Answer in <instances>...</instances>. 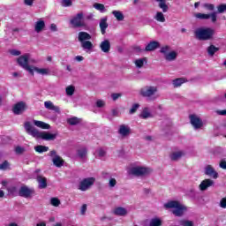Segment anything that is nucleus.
Listing matches in <instances>:
<instances>
[{
  "label": "nucleus",
  "instance_id": "20e7f679",
  "mask_svg": "<svg viewBox=\"0 0 226 226\" xmlns=\"http://www.w3.org/2000/svg\"><path fill=\"white\" fill-rule=\"evenodd\" d=\"M164 207H166V209H173L172 213L175 216H183L185 211H186V207L185 206L180 205L178 201L174 200L164 204Z\"/></svg>",
  "mask_w": 226,
  "mask_h": 226
},
{
  "label": "nucleus",
  "instance_id": "473e14b6",
  "mask_svg": "<svg viewBox=\"0 0 226 226\" xmlns=\"http://www.w3.org/2000/svg\"><path fill=\"white\" fill-rule=\"evenodd\" d=\"M164 59L166 61H176V59H177V52L176 51H170L169 54H167L164 56Z\"/></svg>",
  "mask_w": 226,
  "mask_h": 226
},
{
  "label": "nucleus",
  "instance_id": "a211bd4d",
  "mask_svg": "<svg viewBox=\"0 0 226 226\" xmlns=\"http://www.w3.org/2000/svg\"><path fill=\"white\" fill-rule=\"evenodd\" d=\"M36 181L38 183V188L40 190H43L45 188H47V178L45 177H42L41 175H38L36 177Z\"/></svg>",
  "mask_w": 226,
  "mask_h": 226
},
{
  "label": "nucleus",
  "instance_id": "5701e85b",
  "mask_svg": "<svg viewBox=\"0 0 226 226\" xmlns=\"http://www.w3.org/2000/svg\"><path fill=\"white\" fill-rule=\"evenodd\" d=\"M44 28H45V21L40 19L37 22H35V26H34L35 33H41Z\"/></svg>",
  "mask_w": 226,
  "mask_h": 226
},
{
  "label": "nucleus",
  "instance_id": "0eeeda50",
  "mask_svg": "<svg viewBox=\"0 0 226 226\" xmlns=\"http://www.w3.org/2000/svg\"><path fill=\"white\" fill-rule=\"evenodd\" d=\"M34 193H36L34 188H29L27 185H22L18 192V195L24 199H31Z\"/></svg>",
  "mask_w": 226,
  "mask_h": 226
},
{
  "label": "nucleus",
  "instance_id": "864d4df0",
  "mask_svg": "<svg viewBox=\"0 0 226 226\" xmlns=\"http://www.w3.org/2000/svg\"><path fill=\"white\" fill-rule=\"evenodd\" d=\"M97 154L100 158H103V156H105V154H107V152L103 148H99L97 150Z\"/></svg>",
  "mask_w": 226,
  "mask_h": 226
},
{
  "label": "nucleus",
  "instance_id": "c9c22d12",
  "mask_svg": "<svg viewBox=\"0 0 226 226\" xmlns=\"http://www.w3.org/2000/svg\"><path fill=\"white\" fill-rule=\"evenodd\" d=\"M81 47L83 49V50H92L93 49V42H91V41H85L83 42H81Z\"/></svg>",
  "mask_w": 226,
  "mask_h": 226
},
{
  "label": "nucleus",
  "instance_id": "4468645a",
  "mask_svg": "<svg viewBox=\"0 0 226 226\" xmlns=\"http://www.w3.org/2000/svg\"><path fill=\"white\" fill-rule=\"evenodd\" d=\"M205 174L206 176H209V177H213V179H218V172H216L215 168L211 165H207L205 167Z\"/></svg>",
  "mask_w": 226,
  "mask_h": 226
},
{
  "label": "nucleus",
  "instance_id": "2eb2a0df",
  "mask_svg": "<svg viewBox=\"0 0 226 226\" xmlns=\"http://www.w3.org/2000/svg\"><path fill=\"white\" fill-rule=\"evenodd\" d=\"M210 186H215V181L207 178V179H205L203 180L199 188L201 192H206V190H207L208 188H210Z\"/></svg>",
  "mask_w": 226,
  "mask_h": 226
},
{
  "label": "nucleus",
  "instance_id": "bb28decb",
  "mask_svg": "<svg viewBox=\"0 0 226 226\" xmlns=\"http://www.w3.org/2000/svg\"><path fill=\"white\" fill-rule=\"evenodd\" d=\"M6 190L8 192V195H12V197H17V195H19V188L15 185L6 187Z\"/></svg>",
  "mask_w": 226,
  "mask_h": 226
},
{
  "label": "nucleus",
  "instance_id": "052dcab7",
  "mask_svg": "<svg viewBox=\"0 0 226 226\" xmlns=\"http://www.w3.org/2000/svg\"><path fill=\"white\" fill-rule=\"evenodd\" d=\"M220 169H223V170H226V161L225 160H221L219 163Z\"/></svg>",
  "mask_w": 226,
  "mask_h": 226
},
{
  "label": "nucleus",
  "instance_id": "69168bd1",
  "mask_svg": "<svg viewBox=\"0 0 226 226\" xmlns=\"http://www.w3.org/2000/svg\"><path fill=\"white\" fill-rule=\"evenodd\" d=\"M111 98L114 102H116V100H117L118 98H121V94H112Z\"/></svg>",
  "mask_w": 226,
  "mask_h": 226
},
{
  "label": "nucleus",
  "instance_id": "7ed1b4c3",
  "mask_svg": "<svg viewBox=\"0 0 226 226\" xmlns=\"http://www.w3.org/2000/svg\"><path fill=\"white\" fill-rule=\"evenodd\" d=\"M156 93H158V87L154 86H146L139 90L140 96L143 98H147L149 102H154V100L158 98Z\"/></svg>",
  "mask_w": 226,
  "mask_h": 226
},
{
  "label": "nucleus",
  "instance_id": "9d476101",
  "mask_svg": "<svg viewBox=\"0 0 226 226\" xmlns=\"http://www.w3.org/2000/svg\"><path fill=\"white\" fill-rule=\"evenodd\" d=\"M93 185H94V177L84 178L79 185V190L87 192V190H89Z\"/></svg>",
  "mask_w": 226,
  "mask_h": 226
},
{
  "label": "nucleus",
  "instance_id": "f03ea898",
  "mask_svg": "<svg viewBox=\"0 0 226 226\" xmlns=\"http://www.w3.org/2000/svg\"><path fill=\"white\" fill-rule=\"evenodd\" d=\"M194 36L197 40L201 41H207V40H213L215 36V29L210 27H200L194 31Z\"/></svg>",
  "mask_w": 226,
  "mask_h": 226
},
{
  "label": "nucleus",
  "instance_id": "13d9d810",
  "mask_svg": "<svg viewBox=\"0 0 226 226\" xmlns=\"http://www.w3.org/2000/svg\"><path fill=\"white\" fill-rule=\"evenodd\" d=\"M96 107H98V109H102V107H105V102L102 100H98L96 102Z\"/></svg>",
  "mask_w": 226,
  "mask_h": 226
},
{
  "label": "nucleus",
  "instance_id": "6e6552de",
  "mask_svg": "<svg viewBox=\"0 0 226 226\" xmlns=\"http://www.w3.org/2000/svg\"><path fill=\"white\" fill-rule=\"evenodd\" d=\"M49 156L52 158V162L55 167L60 169V167H63V165H64V160H63V158L57 154V152L56 150H51L49 153Z\"/></svg>",
  "mask_w": 226,
  "mask_h": 226
},
{
  "label": "nucleus",
  "instance_id": "79ce46f5",
  "mask_svg": "<svg viewBox=\"0 0 226 226\" xmlns=\"http://www.w3.org/2000/svg\"><path fill=\"white\" fill-rule=\"evenodd\" d=\"M94 8H95V10H98L99 11H101V13H105V5L103 4L95 3L94 4Z\"/></svg>",
  "mask_w": 226,
  "mask_h": 226
},
{
  "label": "nucleus",
  "instance_id": "4c0bfd02",
  "mask_svg": "<svg viewBox=\"0 0 226 226\" xmlns=\"http://www.w3.org/2000/svg\"><path fill=\"white\" fill-rule=\"evenodd\" d=\"M34 151H36V153H47V151H49V147H45L43 145H38L34 147Z\"/></svg>",
  "mask_w": 226,
  "mask_h": 226
},
{
  "label": "nucleus",
  "instance_id": "a19ab883",
  "mask_svg": "<svg viewBox=\"0 0 226 226\" xmlns=\"http://www.w3.org/2000/svg\"><path fill=\"white\" fill-rule=\"evenodd\" d=\"M170 52V46L166 45L161 48L160 53L163 54L164 57Z\"/></svg>",
  "mask_w": 226,
  "mask_h": 226
},
{
  "label": "nucleus",
  "instance_id": "c85d7f7f",
  "mask_svg": "<svg viewBox=\"0 0 226 226\" xmlns=\"http://www.w3.org/2000/svg\"><path fill=\"white\" fill-rule=\"evenodd\" d=\"M112 15L118 22H123V20H124V14H123V11H113Z\"/></svg>",
  "mask_w": 226,
  "mask_h": 226
},
{
  "label": "nucleus",
  "instance_id": "603ef678",
  "mask_svg": "<svg viewBox=\"0 0 226 226\" xmlns=\"http://www.w3.org/2000/svg\"><path fill=\"white\" fill-rule=\"evenodd\" d=\"M61 4L64 8H67L68 6H72V0H62Z\"/></svg>",
  "mask_w": 226,
  "mask_h": 226
},
{
  "label": "nucleus",
  "instance_id": "e433bc0d",
  "mask_svg": "<svg viewBox=\"0 0 226 226\" xmlns=\"http://www.w3.org/2000/svg\"><path fill=\"white\" fill-rule=\"evenodd\" d=\"M154 19L157 22H162V23L165 22V15H163V12L162 11H157Z\"/></svg>",
  "mask_w": 226,
  "mask_h": 226
},
{
  "label": "nucleus",
  "instance_id": "dca6fc26",
  "mask_svg": "<svg viewBox=\"0 0 226 226\" xmlns=\"http://www.w3.org/2000/svg\"><path fill=\"white\" fill-rule=\"evenodd\" d=\"M118 133L122 137H128L132 133V129L126 124H121L118 129Z\"/></svg>",
  "mask_w": 226,
  "mask_h": 226
},
{
  "label": "nucleus",
  "instance_id": "393cba45",
  "mask_svg": "<svg viewBox=\"0 0 226 226\" xmlns=\"http://www.w3.org/2000/svg\"><path fill=\"white\" fill-rule=\"evenodd\" d=\"M34 124L38 128H41L42 130H50V124L41 122L39 120H34Z\"/></svg>",
  "mask_w": 226,
  "mask_h": 226
},
{
  "label": "nucleus",
  "instance_id": "f3484780",
  "mask_svg": "<svg viewBox=\"0 0 226 226\" xmlns=\"http://www.w3.org/2000/svg\"><path fill=\"white\" fill-rule=\"evenodd\" d=\"M100 49L102 52H104V54H109L110 52V41L109 40H104L100 44Z\"/></svg>",
  "mask_w": 226,
  "mask_h": 226
},
{
  "label": "nucleus",
  "instance_id": "f8f14e48",
  "mask_svg": "<svg viewBox=\"0 0 226 226\" xmlns=\"http://www.w3.org/2000/svg\"><path fill=\"white\" fill-rule=\"evenodd\" d=\"M26 111V102H19L16 103L12 108V112L16 116H20V114L24 113Z\"/></svg>",
  "mask_w": 226,
  "mask_h": 226
},
{
  "label": "nucleus",
  "instance_id": "423d86ee",
  "mask_svg": "<svg viewBox=\"0 0 226 226\" xmlns=\"http://www.w3.org/2000/svg\"><path fill=\"white\" fill-rule=\"evenodd\" d=\"M149 172H151L149 168L142 166L132 167L129 170V174H132V176H136L137 177L147 176V174H149Z\"/></svg>",
  "mask_w": 226,
  "mask_h": 226
},
{
  "label": "nucleus",
  "instance_id": "b1692460",
  "mask_svg": "<svg viewBox=\"0 0 226 226\" xmlns=\"http://www.w3.org/2000/svg\"><path fill=\"white\" fill-rule=\"evenodd\" d=\"M113 213L117 216H126V215H128V210H126V208H124L123 207H119L115 208Z\"/></svg>",
  "mask_w": 226,
  "mask_h": 226
},
{
  "label": "nucleus",
  "instance_id": "1a4fd4ad",
  "mask_svg": "<svg viewBox=\"0 0 226 226\" xmlns=\"http://www.w3.org/2000/svg\"><path fill=\"white\" fill-rule=\"evenodd\" d=\"M189 119L192 126L194 128V130H200L204 126V123L202 122V119L199 117L197 115H189Z\"/></svg>",
  "mask_w": 226,
  "mask_h": 226
},
{
  "label": "nucleus",
  "instance_id": "72a5a7b5",
  "mask_svg": "<svg viewBox=\"0 0 226 226\" xmlns=\"http://www.w3.org/2000/svg\"><path fill=\"white\" fill-rule=\"evenodd\" d=\"M218 50H220V48H216L215 45H210L207 49V52L208 54V56H215V54H216V52H218Z\"/></svg>",
  "mask_w": 226,
  "mask_h": 226
},
{
  "label": "nucleus",
  "instance_id": "e2e57ef3",
  "mask_svg": "<svg viewBox=\"0 0 226 226\" xmlns=\"http://www.w3.org/2000/svg\"><path fill=\"white\" fill-rule=\"evenodd\" d=\"M220 206L223 208L226 209V198H222L220 201Z\"/></svg>",
  "mask_w": 226,
  "mask_h": 226
},
{
  "label": "nucleus",
  "instance_id": "a18cd8bd",
  "mask_svg": "<svg viewBox=\"0 0 226 226\" xmlns=\"http://www.w3.org/2000/svg\"><path fill=\"white\" fill-rule=\"evenodd\" d=\"M65 93H66L67 96H73V94L75 93V87H73V86L67 87L65 89Z\"/></svg>",
  "mask_w": 226,
  "mask_h": 226
},
{
  "label": "nucleus",
  "instance_id": "0e129e2a",
  "mask_svg": "<svg viewBox=\"0 0 226 226\" xmlns=\"http://www.w3.org/2000/svg\"><path fill=\"white\" fill-rule=\"evenodd\" d=\"M217 116H226V109H218L216 110Z\"/></svg>",
  "mask_w": 226,
  "mask_h": 226
},
{
  "label": "nucleus",
  "instance_id": "bf43d9fd",
  "mask_svg": "<svg viewBox=\"0 0 226 226\" xmlns=\"http://www.w3.org/2000/svg\"><path fill=\"white\" fill-rule=\"evenodd\" d=\"M86 211H87V205L83 204L80 209V215H86Z\"/></svg>",
  "mask_w": 226,
  "mask_h": 226
},
{
  "label": "nucleus",
  "instance_id": "8fccbe9b",
  "mask_svg": "<svg viewBox=\"0 0 226 226\" xmlns=\"http://www.w3.org/2000/svg\"><path fill=\"white\" fill-rule=\"evenodd\" d=\"M226 11V4H219L217 6V13H225Z\"/></svg>",
  "mask_w": 226,
  "mask_h": 226
},
{
  "label": "nucleus",
  "instance_id": "f257e3e1",
  "mask_svg": "<svg viewBox=\"0 0 226 226\" xmlns=\"http://www.w3.org/2000/svg\"><path fill=\"white\" fill-rule=\"evenodd\" d=\"M25 130L28 135L34 139H41L42 140H56L57 139V133L52 134L47 132H40L31 124V122L25 123Z\"/></svg>",
  "mask_w": 226,
  "mask_h": 226
},
{
  "label": "nucleus",
  "instance_id": "58836bf2",
  "mask_svg": "<svg viewBox=\"0 0 226 226\" xmlns=\"http://www.w3.org/2000/svg\"><path fill=\"white\" fill-rule=\"evenodd\" d=\"M67 123L68 124H71V126H75L79 124V123H80V118L77 117H73L68 118Z\"/></svg>",
  "mask_w": 226,
  "mask_h": 226
},
{
  "label": "nucleus",
  "instance_id": "39448f33",
  "mask_svg": "<svg viewBox=\"0 0 226 226\" xmlns=\"http://www.w3.org/2000/svg\"><path fill=\"white\" fill-rule=\"evenodd\" d=\"M29 57H31L29 53L20 56L18 58V64H19L23 70H26V72L31 73L34 77V72H33V67L29 66Z\"/></svg>",
  "mask_w": 226,
  "mask_h": 226
},
{
  "label": "nucleus",
  "instance_id": "ea45409f",
  "mask_svg": "<svg viewBox=\"0 0 226 226\" xmlns=\"http://www.w3.org/2000/svg\"><path fill=\"white\" fill-rule=\"evenodd\" d=\"M149 226H162V220L158 217L152 218Z\"/></svg>",
  "mask_w": 226,
  "mask_h": 226
},
{
  "label": "nucleus",
  "instance_id": "4d7b16f0",
  "mask_svg": "<svg viewBox=\"0 0 226 226\" xmlns=\"http://www.w3.org/2000/svg\"><path fill=\"white\" fill-rule=\"evenodd\" d=\"M116 185H117V181H116V178H110L109 182V186H110V188H114Z\"/></svg>",
  "mask_w": 226,
  "mask_h": 226
},
{
  "label": "nucleus",
  "instance_id": "5fc2aeb1",
  "mask_svg": "<svg viewBox=\"0 0 226 226\" xmlns=\"http://www.w3.org/2000/svg\"><path fill=\"white\" fill-rule=\"evenodd\" d=\"M133 50H134V52H136V54H142V52H146V50H144V49L140 48V46H134Z\"/></svg>",
  "mask_w": 226,
  "mask_h": 226
},
{
  "label": "nucleus",
  "instance_id": "f704fd0d",
  "mask_svg": "<svg viewBox=\"0 0 226 226\" xmlns=\"http://www.w3.org/2000/svg\"><path fill=\"white\" fill-rule=\"evenodd\" d=\"M33 72H36L39 75H49V69L32 67Z\"/></svg>",
  "mask_w": 226,
  "mask_h": 226
},
{
  "label": "nucleus",
  "instance_id": "49530a36",
  "mask_svg": "<svg viewBox=\"0 0 226 226\" xmlns=\"http://www.w3.org/2000/svg\"><path fill=\"white\" fill-rule=\"evenodd\" d=\"M222 154H223V148L222 147H216L213 150V154L215 156H222Z\"/></svg>",
  "mask_w": 226,
  "mask_h": 226
},
{
  "label": "nucleus",
  "instance_id": "c03bdc74",
  "mask_svg": "<svg viewBox=\"0 0 226 226\" xmlns=\"http://www.w3.org/2000/svg\"><path fill=\"white\" fill-rule=\"evenodd\" d=\"M50 204L55 207H59V206H61V200L58 198H51Z\"/></svg>",
  "mask_w": 226,
  "mask_h": 226
},
{
  "label": "nucleus",
  "instance_id": "9b49d317",
  "mask_svg": "<svg viewBox=\"0 0 226 226\" xmlns=\"http://www.w3.org/2000/svg\"><path fill=\"white\" fill-rule=\"evenodd\" d=\"M82 19H84V13L79 12L72 19H71V24L73 26V27H84L86 23H84Z\"/></svg>",
  "mask_w": 226,
  "mask_h": 226
},
{
  "label": "nucleus",
  "instance_id": "aec40b11",
  "mask_svg": "<svg viewBox=\"0 0 226 226\" xmlns=\"http://www.w3.org/2000/svg\"><path fill=\"white\" fill-rule=\"evenodd\" d=\"M44 107L45 109H48V110H54V112H56L57 114L60 112L59 107L54 105V103H52L50 101H46L44 102Z\"/></svg>",
  "mask_w": 226,
  "mask_h": 226
},
{
  "label": "nucleus",
  "instance_id": "ddd939ff",
  "mask_svg": "<svg viewBox=\"0 0 226 226\" xmlns=\"http://www.w3.org/2000/svg\"><path fill=\"white\" fill-rule=\"evenodd\" d=\"M156 49H160V42L158 41H151L147 44L144 50L145 52H154Z\"/></svg>",
  "mask_w": 226,
  "mask_h": 226
},
{
  "label": "nucleus",
  "instance_id": "c756f323",
  "mask_svg": "<svg viewBox=\"0 0 226 226\" xmlns=\"http://www.w3.org/2000/svg\"><path fill=\"white\" fill-rule=\"evenodd\" d=\"M77 154L80 160H85V158L87 156V148L82 147L77 150Z\"/></svg>",
  "mask_w": 226,
  "mask_h": 226
},
{
  "label": "nucleus",
  "instance_id": "6ab92c4d",
  "mask_svg": "<svg viewBox=\"0 0 226 226\" xmlns=\"http://www.w3.org/2000/svg\"><path fill=\"white\" fill-rule=\"evenodd\" d=\"M108 18L104 17L101 19L99 23V27L101 29L102 34H105L107 33V27H109V23H107Z\"/></svg>",
  "mask_w": 226,
  "mask_h": 226
},
{
  "label": "nucleus",
  "instance_id": "2f4dec72",
  "mask_svg": "<svg viewBox=\"0 0 226 226\" xmlns=\"http://www.w3.org/2000/svg\"><path fill=\"white\" fill-rule=\"evenodd\" d=\"M185 156V153L183 151L174 152L170 154V159L173 162H177L181 157Z\"/></svg>",
  "mask_w": 226,
  "mask_h": 226
},
{
  "label": "nucleus",
  "instance_id": "412c9836",
  "mask_svg": "<svg viewBox=\"0 0 226 226\" xmlns=\"http://www.w3.org/2000/svg\"><path fill=\"white\" fill-rule=\"evenodd\" d=\"M78 40L80 43H83L84 41H87V40H91V34L87 32H79L78 34Z\"/></svg>",
  "mask_w": 226,
  "mask_h": 226
},
{
  "label": "nucleus",
  "instance_id": "338daca9",
  "mask_svg": "<svg viewBox=\"0 0 226 226\" xmlns=\"http://www.w3.org/2000/svg\"><path fill=\"white\" fill-rule=\"evenodd\" d=\"M11 54L12 56H20V51L17 50V49H12Z\"/></svg>",
  "mask_w": 226,
  "mask_h": 226
},
{
  "label": "nucleus",
  "instance_id": "6e6d98bb",
  "mask_svg": "<svg viewBox=\"0 0 226 226\" xmlns=\"http://www.w3.org/2000/svg\"><path fill=\"white\" fill-rule=\"evenodd\" d=\"M25 151H26V148L22 147H16L15 148L16 154H22V153H24Z\"/></svg>",
  "mask_w": 226,
  "mask_h": 226
},
{
  "label": "nucleus",
  "instance_id": "de8ad7c7",
  "mask_svg": "<svg viewBox=\"0 0 226 226\" xmlns=\"http://www.w3.org/2000/svg\"><path fill=\"white\" fill-rule=\"evenodd\" d=\"M179 225H181V226H193V222L192 221H188V220H180L179 221Z\"/></svg>",
  "mask_w": 226,
  "mask_h": 226
},
{
  "label": "nucleus",
  "instance_id": "680f3d73",
  "mask_svg": "<svg viewBox=\"0 0 226 226\" xmlns=\"http://www.w3.org/2000/svg\"><path fill=\"white\" fill-rule=\"evenodd\" d=\"M209 19H211L212 22H216V19H217L216 12L210 13Z\"/></svg>",
  "mask_w": 226,
  "mask_h": 226
},
{
  "label": "nucleus",
  "instance_id": "09e8293b",
  "mask_svg": "<svg viewBox=\"0 0 226 226\" xmlns=\"http://www.w3.org/2000/svg\"><path fill=\"white\" fill-rule=\"evenodd\" d=\"M139 107H140V104H139V103H134L132 106V108H131V109H130V111H129V114H135L136 112H137V109H139Z\"/></svg>",
  "mask_w": 226,
  "mask_h": 226
},
{
  "label": "nucleus",
  "instance_id": "7c9ffc66",
  "mask_svg": "<svg viewBox=\"0 0 226 226\" xmlns=\"http://www.w3.org/2000/svg\"><path fill=\"white\" fill-rule=\"evenodd\" d=\"M185 82H186V79L185 78H177L172 80L174 87H181V86H183Z\"/></svg>",
  "mask_w": 226,
  "mask_h": 226
},
{
  "label": "nucleus",
  "instance_id": "4be33fe9",
  "mask_svg": "<svg viewBox=\"0 0 226 226\" xmlns=\"http://www.w3.org/2000/svg\"><path fill=\"white\" fill-rule=\"evenodd\" d=\"M140 119H149V117H153V114H151V110L149 108H144L139 114Z\"/></svg>",
  "mask_w": 226,
  "mask_h": 226
},
{
  "label": "nucleus",
  "instance_id": "37998d69",
  "mask_svg": "<svg viewBox=\"0 0 226 226\" xmlns=\"http://www.w3.org/2000/svg\"><path fill=\"white\" fill-rule=\"evenodd\" d=\"M10 162L4 161L3 163L0 164V170H10Z\"/></svg>",
  "mask_w": 226,
  "mask_h": 226
},
{
  "label": "nucleus",
  "instance_id": "a878e982",
  "mask_svg": "<svg viewBox=\"0 0 226 226\" xmlns=\"http://www.w3.org/2000/svg\"><path fill=\"white\" fill-rule=\"evenodd\" d=\"M134 64L136 66V68H143L144 67V64H147V57H142V58H139V59H136L134 61Z\"/></svg>",
  "mask_w": 226,
  "mask_h": 226
},
{
  "label": "nucleus",
  "instance_id": "cd10ccee",
  "mask_svg": "<svg viewBox=\"0 0 226 226\" xmlns=\"http://www.w3.org/2000/svg\"><path fill=\"white\" fill-rule=\"evenodd\" d=\"M159 3V8L162 10L163 13H167L169 11V5H167V0H155Z\"/></svg>",
  "mask_w": 226,
  "mask_h": 226
},
{
  "label": "nucleus",
  "instance_id": "774afa93",
  "mask_svg": "<svg viewBox=\"0 0 226 226\" xmlns=\"http://www.w3.org/2000/svg\"><path fill=\"white\" fill-rule=\"evenodd\" d=\"M74 59H75V61H78L79 63H80V61H84V56H76Z\"/></svg>",
  "mask_w": 226,
  "mask_h": 226
},
{
  "label": "nucleus",
  "instance_id": "3c124183",
  "mask_svg": "<svg viewBox=\"0 0 226 226\" xmlns=\"http://www.w3.org/2000/svg\"><path fill=\"white\" fill-rule=\"evenodd\" d=\"M195 17H196V19H201L207 20V19H209V14L197 13L195 15Z\"/></svg>",
  "mask_w": 226,
  "mask_h": 226
}]
</instances>
